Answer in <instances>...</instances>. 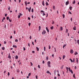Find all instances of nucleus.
Returning <instances> with one entry per match:
<instances>
[{
  "label": "nucleus",
  "instance_id": "47",
  "mask_svg": "<svg viewBox=\"0 0 79 79\" xmlns=\"http://www.w3.org/2000/svg\"><path fill=\"white\" fill-rule=\"evenodd\" d=\"M9 21L10 22H11V20L10 19H9Z\"/></svg>",
  "mask_w": 79,
  "mask_h": 79
},
{
  "label": "nucleus",
  "instance_id": "36",
  "mask_svg": "<svg viewBox=\"0 0 79 79\" xmlns=\"http://www.w3.org/2000/svg\"><path fill=\"white\" fill-rule=\"evenodd\" d=\"M70 60L71 63H73V60H72L71 59H70Z\"/></svg>",
  "mask_w": 79,
  "mask_h": 79
},
{
  "label": "nucleus",
  "instance_id": "31",
  "mask_svg": "<svg viewBox=\"0 0 79 79\" xmlns=\"http://www.w3.org/2000/svg\"><path fill=\"white\" fill-rule=\"evenodd\" d=\"M54 49L55 50V52H56V48H54Z\"/></svg>",
  "mask_w": 79,
  "mask_h": 79
},
{
  "label": "nucleus",
  "instance_id": "42",
  "mask_svg": "<svg viewBox=\"0 0 79 79\" xmlns=\"http://www.w3.org/2000/svg\"><path fill=\"white\" fill-rule=\"evenodd\" d=\"M46 60H48V56H47L46 57Z\"/></svg>",
  "mask_w": 79,
  "mask_h": 79
},
{
  "label": "nucleus",
  "instance_id": "22",
  "mask_svg": "<svg viewBox=\"0 0 79 79\" xmlns=\"http://www.w3.org/2000/svg\"><path fill=\"white\" fill-rule=\"evenodd\" d=\"M56 70H55L54 71V74L55 75H56Z\"/></svg>",
  "mask_w": 79,
  "mask_h": 79
},
{
  "label": "nucleus",
  "instance_id": "56",
  "mask_svg": "<svg viewBox=\"0 0 79 79\" xmlns=\"http://www.w3.org/2000/svg\"><path fill=\"white\" fill-rule=\"evenodd\" d=\"M8 76H10V73L9 72L8 73Z\"/></svg>",
  "mask_w": 79,
  "mask_h": 79
},
{
  "label": "nucleus",
  "instance_id": "2",
  "mask_svg": "<svg viewBox=\"0 0 79 79\" xmlns=\"http://www.w3.org/2000/svg\"><path fill=\"white\" fill-rule=\"evenodd\" d=\"M45 33H46V31L45 30H43V32H42V34L43 35L44 34H45Z\"/></svg>",
  "mask_w": 79,
  "mask_h": 79
},
{
  "label": "nucleus",
  "instance_id": "32",
  "mask_svg": "<svg viewBox=\"0 0 79 79\" xmlns=\"http://www.w3.org/2000/svg\"><path fill=\"white\" fill-rule=\"evenodd\" d=\"M31 73H29L28 74V76H31Z\"/></svg>",
  "mask_w": 79,
  "mask_h": 79
},
{
  "label": "nucleus",
  "instance_id": "23",
  "mask_svg": "<svg viewBox=\"0 0 79 79\" xmlns=\"http://www.w3.org/2000/svg\"><path fill=\"white\" fill-rule=\"evenodd\" d=\"M53 9L54 10H55V6H53Z\"/></svg>",
  "mask_w": 79,
  "mask_h": 79
},
{
  "label": "nucleus",
  "instance_id": "14",
  "mask_svg": "<svg viewBox=\"0 0 79 79\" xmlns=\"http://www.w3.org/2000/svg\"><path fill=\"white\" fill-rule=\"evenodd\" d=\"M72 8H73L72 7H71V6L69 7V10H72Z\"/></svg>",
  "mask_w": 79,
  "mask_h": 79
},
{
  "label": "nucleus",
  "instance_id": "49",
  "mask_svg": "<svg viewBox=\"0 0 79 79\" xmlns=\"http://www.w3.org/2000/svg\"><path fill=\"white\" fill-rule=\"evenodd\" d=\"M2 19H3V20H5V17H3Z\"/></svg>",
  "mask_w": 79,
  "mask_h": 79
},
{
  "label": "nucleus",
  "instance_id": "37",
  "mask_svg": "<svg viewBox=\"0 0 79 79\" xmlns=\"http://www.w3.org/2000/svg\"><path fill=\"white\" fill-rule=\"evenodd\" d=\"M38 68H40V65H39L38 66Z\"/></svg>",
  "mask_w": 79,
  "mask_h": 79
},
{
  "label": "nucleus",
  "instance_id": "13",
  "mask_svg": "<svg viewBox=\"0 0 79 79\" xmlns=\"http://www.w3.org/2000/svg\"><path fill=\"white\" fill-rule=\"evenodd\" d=\"M15 58L16 59H17H17H18V56H16Z\"/></svg>",
  "mask_w": 79,
  "mask_h": 79
},
{
  "label": "nucleus",
  "instance_id": "51",
  "mask_svg": "<svg viewBox=\"0 0 79 79\" xmlns=\"http://www.w3.org/2000/svg\"><path fill=\"white\" fill-rule=\"evenodd\" d=\"M31 23H29L28 24V25L29 26H30V25H31Z\"/></svg>",
  "mask_w": 79,
  "mask_h": 79
},
{
  "label": "nucleus",
  "instance_id": "64",
  "mask_svg": "<svg viewBox=\"0 0 79 79\" xmlns=\"http://www.w3.org/2000/svg\"><path fill=\"white\" fill-rule=\"evenodd\" d=\"M36 78L37 79V75L36 76Z\"/></svg>",
  "mask_w": 79,
  "mask_h": 79
},
{
  "label": "nucleus",
  "instance_id": "62",
  "mask_svg": "<svg viewBox=\"0 0 79 79\" xmlns=\"http://www.w3.org/2000/svg\"><path fill=\"white\" fill-rule=\"evenodd\" d=\"M33 5H35V2H34V3Z\"/></svg>",
  "mask_w": 79,
  "mask_h": 79
},
{
  "label": "nucleus",
  "instance_id": "15",
  "mask_svg": "<svg viewBox=\"0 0 79 79\" xmlns=\"http://www.w3.org/2000/svg\"><path fill=\"white\" fill-rule=\"evenodd\" d=\"M13 47H15V48H17V46H16V45H15V46L13 45Z\"/></svg>",
  "mask_w": 79,
  "mask_h": 79
},
{
  "label": "nucleus",
  "instance_id": "38",
  "mask_svg": "<svg viewBox=\"0 0 79 79\" xmlns=\"http://www.w3.org/2000/svg\"><path fill=\"white\" fill-rule=\"evenodd\" d=\"M10 6H9L8 7V10H10Z\"/></svg>",
  "mask_w": 79,
  "mask_h": 79
},
{
  "label": "nucleus",
  "instance_id": "7",
  "mask_svg": "<svg viewBox=\"0 0 79 79\" xmlns=\"http://www.w3.org/2000/svg\"><path fill=\"white\" fill-rule=\"evenodd\" d=\"M46 29L48 32H49V30H48V28L47 27H46Z\"/></svg>",
  "mask_w": 79,
  "mask_h": 79
},
{
  "label": "nucleus",
  "instance_id": "61",
  "mask_svg": "<svg viewBox=\"0 0 79 79\" xmlns=\"http://www.w3.org/2000/svg\"><path fill=\"white\" fill-rule=\"evenodd\" d=\"M32 44L33 45H34V42H32Z\"/></svg>",
  "mask_w": 79,
  "mask_h": 79
},
{
  "label": "nucleus",
  "instance_id": "11",
  "mask_svg": "<svg viewBox=\"0 0 79 79\" xmlns=\"http://www.w3.org/2000/svg\"><path fill=\"white\" fill-rule=\"evenodd\" d=\"M50 29L52 30H53V26H52V27H51Z\"/></svg>",
  "mask_w": 79,
  "mask_h": 79
},
{
  "label": "nucleus",
  "instance_id": "5",
  "mask_svg": "<svg viewBox=\"0 0 79 79\" xmlns=\"http://www.w3.org/2000/svg\"><path fill=\"white\" fill-rule=\"evenodd\" d=\"M31 7H30V8H29L28 9V10L29 12H31Z\"/></svg>",
  "mask_w": 79,
  "mask_h": 79
},
{
  "label": "nucleus",
  "instance_id": "4",
  "mask_svg": "<svg viewBox=\"0 0 79 79\" xmlns=\"http://www.w3.org/2000/svg\"><path fill=\"white\" fill-rule=\"evenodd\" d=\"M70 53L72 54V53H73V49H71L70 51Z\"/></svg>",
  "mask_w": 79,
  "mask_h": 79
},
{
  "label": "nucleus",
  "instance_id": "63",
  "mask_svg": "<svg viewBox=\"0 0 79 79\" xmlns=\"http://www.w3.org/2000/svg\"><path fill=\"white\" fill-rule=\"evenodd\" d=\"M54 79H56V77H55L54 78Z\"/></svg>",
  "mask_w": 79,
  "mask_h": 79
},
{
  "label": "nucleus",
  "instance_id": "19",
  "mask_svg": "<svg viewBox=\"0 0 79 79\" xmlns=\"http://www.w3.org/2000/svg\"><path fill=\"white\" fill-rule=\"evenodd\" d=\"M68 29H66V31H65L66 33H68Z\"/></svg>",
  "mask_w": 79,
  "mask_h": 79
},
{
  "label": "nucleus",
  "instance_id": "43",
  "mask_svg": "<svg viewBox=\"0 0 79 79\" xmlns=\"http://www.w3.org/2000/svg\"><path fill=\"white\" fill-rule=\"evenodd\" d=\"M45 48H46L45 47H44V51H45Z\"/></svg>",
  "mask_w": 79,
  "mask_h": 79
},
{
  "label": "nucleus",
  "instance_id": "26",
  "mask_svg": "<svg viewBox=\"0 0 79 79\" xmlns=\"http://www.w3.org/2000/svg\"><path fill=\"white\" fill-rule=\"evenodd\" d=\"M75 0H74V1L72 2L73 4H75Z\"/></svg>",
  "mask_w": 79,
  "mask_h": 79
},
{
  "label": "nucleus",
  "instance_id": "27",
  "mask_svg": "<svg viewBox=\"0 0 79 79\" xmlns=\"http://www.w3.org/2000/svg\"><path fill=\"white\" fill-rule=\"evenodd\" d=\"M77 59V64L78 63V59H77V58H76Z\"/></svg>",
  "mask_w": 79,
  "mask_h": 79
},
{
  "label": "nucleus",
  "instance_id": "40",
  "mask_svg": "<svg viewBox=\"0 0 79 79\" xmlns=\"http://www.w3.org/2000/svg\"><path fill=\"white\" fill-rule=\"evenodd\" d=\"M6 19L7 20H8V19H9V17H7Z\"/></svg>",
  "mask_w": 79,
  "mask_h": 79
},
{
  "label": "nucleus",
  "instance_id": "8",
  "mask_svg": "<svg viewBox=\"0 0 79 79\" xmlns=\"http://www.w3.org/2000/svg\"><path fill=\"white\" fill-rule=\"evenodd\" d=\"M77 54H78L77 52H75L74 53L75 55H77Z\"/></svg>",
  "mask_w": 79,
  "mask_h": 79
},
{
  "label": "nucleus",
  "instance_id": "35",
  "mask_svg": "<svg viewBox=\"0 0 79 79\" xmlns=\"http://www.w3.org/2000/svg\"><path fill=\"white\" fill-rule=\"evenodd\" d=\"M73 77H74V78H75V77H75V74L74 73L73 74Z\"/></svg>",
  "mask_w": 79,
  "mask_h": 79
},
{
  "label": "nucleus",
  "instance_id": "10",
  "mask_svg": "<svg viewBox=\"0 0 79 79\" xmlns=\"http://www.w3.org/2000/svg\"><path fill=\"white\" fill-rule=\"evenodd\" d=\"M36 48L37 51L38 52V51L39 50V48H38L37 47H36Z\"/></svg>",
  "mask_w": 79,
  "mask_h": 79
},
{
  "label": "nucleus",
  "instance_id": "39",
  "mask_svg": "<svg viewBox=\"0 0 79 79\" xmlns=\"http://www.w3.org/2000/svg\"><path fill=\"white\" fill-rule=\"evenodd\" d=\"M17 72L18 73H19V69H18L17 70Z\"/></svg>",
  "mask_w": 79,
  "mask_h": 79
},
{
  "label": "nucleus",
  "instance_id": "54",
  "mask_svg": "<svg viewBox=\"0 0 79 79\" xmlns=\"http://www.w3.org/2000/svg\"><path fill=\"white\" fill-rule=\"evenodd\" d=\"M28 20H30V19H31V18L30 17H28Z\"/></svg>",
  "mask_w": 79,
  "mask_h": 79
},
{
  "label": "nucleus",
  "instance_id": "1",
  "mask_svg": "<svg viewBox=\"0 0 79 79\" xmlns=\"http://www.w3.org/2000/svg\"><path fill=\"white\" fill-rule=\"evenodd\" d=\"M50 61H49L48 62L47 64H48V67H51V65H50Z\"/></svg>",
  "mask_w": 79,
  "mask_h": 79
},
{
  "label": "nucleus",
  "instance_id": "33",
  "mask_svg": "<svg viewBox=\"0 0 79 79\" xmlns=\"http://www.w3.org/2000/svg\"><path fill=\"white\" fill-rule=\"evenodd\" d=\"M69 14H70L71 15H72V13H71V12L70 11L69 12Z\"/></svg>",
  "mask_w": 79,
  "mask_h": 79
},
{
  "label": "nucleus",
  "instance_id": "60",
  "mask_svg": "<svg viewBox=\"0 0 79 79\" xmlns=\"http://www.w3.org/2000/svg\"><path fill=\"white\" fill-rule=\"evenodd\" d=\"M43 16H45V13H43Z\"/></svg>",
  "mask_w": 79,
  "mask_h": 79
},
{
  "label": "nucleus",
  "instance_id": "57",
  "mask_svg": "<svg viewBox=\"0 0 79 79\" xmlns=\"http://www.w3.org/2000/svg\"><path fill=\"white\" fill-rule=\"evenodd\" d=\"M19 15L20 16H22V15H23V14H22L21 13H19Z\"/></svg>",
  "mask_w": 79,
  "mask_h": 79
},
{
  "label": "nucleus",
  "instance_id": "21",
  "mask_svg": "<svg viewBox=\"0 0 79 79\" xmlns=\"http://www.w3.org/2000/svg\"><path fill=\"white\" fill-rule=\"evenodd\" d=\"M66 44H64L63 46V48H64V47H66Z\"/></svg>",
  "mask_w": 79,
  "mask_h": 79
},
{
  "label": "nucleus",
  "instance_id": "55",
  "mask_svg": "<svg viewBox=\"0 0 79 79\" xmlns=\"http://www.w3.org/2000/svg\"><path fill=\"white\" fill-rule=\"evenodd\" d=\"M18 18H20V15H18Z\"/></svg>",
  "mask_w": 79,
  "mask_h": 79
},
{
  "label": "nucleus",
  "instance_id": "20",
  "mask_svg": "<svg viewBox=\"0 0 79 79\" xmlns=\"http://www.w3.org/2000/svg\"><path fill=\"white\" fill-rule=\"evenodd\" d=\"M62 16H63V19L65 17V15H64L63 14Z\"/></svg>",
  "mask_w": 79,
  "mask_h": 79
},
{
  "label": "nucleus",
  "instance_id": "3",
  "mask_svg": "<svg viewBox=\"0 0 79 79\" xmlns=\"http://www.w3.org/2000/svg\"><path fill=\"white\" fill-rule=\"evenodd\" d=\"M63 27H60V31H63Z\"/></svg>",
  "mask_w": 79,
  "mask_h": 79
},
{
  "label": "nucleus",
  "instance_id": "53",
  "mask_svg": "<svg viewBox=\"0 0 79 79\" xmlns=\"http://www.w3.org/2000/svg\"><path fill=\"white\" fill-rule=\"evenodd\" d=\"M32 53H35V51H32Z\"/></svg>",
  "mask_w": 79,
  "mask_h": 79
},
{
  "label": "nucleus",
  "instance_id": "41",
  "mask_svg": "<svg viewBox=\"0 0 79 79\" xmlns=\"http://www.w3.org/2000/svg\"><path fill=\"white\" fill-rule=\"evenodd\" d=\"M30 63H31V66H32L33 64H32V62H31Z\"/></svg>",
  "mask_w": 79,
  "mask_h": 79
},
{
  "label": "nucleus",
  "instance_id": "46",
  "mask_svg": "<svg viewBox=\"0 0 79 79\" xmlns=\"http://www.w3.org/2000/svg\"><path fill=\"white\" fill-rule=\"evenodd\" d=\"M23 50H24V51L26 50V48H25V47H23Z\"/></svg>",
  "mask_w": 79,
  "mask_h": 79
},
{
  "label": "nucleus",
  "instance_id": "18",
  "mask_svg": "<svg viewBox=\"0 0 79 79\" xmlns=\"http://www.w3.org/2000/svg\"><path fill=\"white\" fill-rule=\"evenodd\" d=\"M9 56H8V58H10V59H11V56H10V54H9Z\"/></svg>",
  "mask_w": 79,
  "mask_h": 79
},
{
  "label": "nucleus",
  "instance_id": "9",
  "mask_svg": "<svg viewBox=\"0 0 79 79\" xmlns=\"http://www.w3.org/2000/svg\"><path fill=\"white\" fill-rule=\"evenodd\" d=\"M76 27H74L73 28V30L76 31Z\"/></svg>",
  "mask_w": 79,
  "mask_h": 79
},
{
  "label": "nucleus",
  "instance_id": "24",
  "mask_svg": "<svg viewBox=\"0 0 79 79\" xmlns=\"http://www.w3.org/2000/svg\"><path fill=\"white\" fill-rule=\"evenodd\" d=\"M46 6H48V2H46Z\"/></svg>",
  "mask_w": 79,
  "mask_h": 79
},
{
  "label": "nucleus",
  "instance_id": "30",
  "mask_svg": "<svg viewBox=\"0 0 79 79\" xmlns=\"http://www.w3.org/2000/svg\"><path fill=\"white\" fill-rule=\"evenodd\" d=\"M66 69H67V71H68V69H69V68H68V67H67L66 68Z\"/></svg>",
  "mask_w": 79,
  "mask_h": 79
},
{
  "label": "nucleus",
  "instance_id": "6",
  "mask_svg": "<svg viewBox=\"0 0 79 79\" xmlns=\"http://www.w3.org/2000/svg\"><path fill=\"white\" fill-rule=\"evenodd\" d=\"M65 4L66 5H68L69 4V1H68L67 2H66Z\"/></svg>",
  "mask_w": 79,
  "mask_h": 79
},
{
  "label": "nucleus",
  "instance_id": "34",
  "mask_svg": "<svg viewBox=\"0 0 79 79\" xmlns=\"http://www.w3.org/2000/svg\"><path fill=\"white\" fill-rule=\"evenodd\" d=\"M31 12H32V13L34 12V9H31Z\"/></svg>",
  "mask_w": 79,
  "mask_h": 79
},
{
  "label": "nucleus",
  "instance_id": "25",
  "mask_svg": "<svg viewBox=\"0 0 79 79\" xmlns=\"http://www.w3.org/2000/svg\"><path fill=\"white\" fill-rule=\"evenodd\" d=\"M42 5H43V6H44V5H45L44 4V1H43V2H42Z\"/></svg>",
  "mask_w": 79,
  "mask_h": 79
},
{
  "label": "nucleus",
  "instance_id": "12",
  "mask_svg": "<svg viewBox=\"0 0 79 79\" xmlns=\"http://www.w3.org/2000/svg\"><path fill=\"white\" fill-rule=\"evenodd\" d=\"M65 55H64L63 57V60H64V58H65Z\"/></svg>",
  "mask_w": 79,
  "mask_h": 79
},
{
  "label": "nucleus",
  "instance_id": "58",
  "mask_svg": "<svg viewBox=\"0 0 79 79\" xmlns=\"http://www.w3.org/2000/svg\"><path fill=\"white\" fill-rule=\"evenodd\" d=\"M52 24H54V21H52Z\"/></svg>",
  "mask_w": 79,
  "mask_h": 79
},
{
  "label": "nucleus",
  "instance_id": "44",
  "mask_svg": "<svg viewBox=\"0 0 79 79\" xmlns=\"http://www.w3.org/2000/svg\"><path fill=\"white\" fill-rule=\"evenodd\" d=\"M50 72H49V71L48 70L47 72V73H49Z\"/></svg>",
  "mask_w": 79,
  "mask_h": 79
},
{
  "label": "nucleus",
  "instance_id": "45",
  "mask_svg": "<svg viewBox=\"0 0 79 79\" xmlns=\"http://www.w3.org/2000/svg\"><path fill=\"white\" fill-rule=\"evenodd\" d=\"M76 68H77V67H76V66H75L74 69H76Z\"/></svg>",
  "mask_w": 79,
  "mask_h": 79
},
{
  "label": "nucleus",
  "instance_id": "50",
  "mask_svg": "<svg viewBox=\"0 0 79 79\" xmlns=\"http://www.w3.org/2000/svg\"><path fill=\"white\" fill-rule=\"evenodd\" d=\"M44 63H45V61H44V60H43V64H44Z\"/></svg>",
  "mask_w": 79,
  "mask_h": 79
},
{
  "label": "nucleus",
  "instance_id": "48",
  "mask_svg": "<svg viewBox=\"0 0 79 79\" xmlns=\"http://www.w3.org/2000/svg\"><path fill=\"white\" fill-rule=\"evenodd\" d=\"M50 48H51V47L50 46V45H49V49H50Z\"/></svg>",
  "mask_w": 79,
  "mask_h": 79
},
{
  "label": "nucleus",
  "instance_id": "29",
  "mask_svg": "<svg viewBox=\"0 0 79 79\" xmlns=\"http://www.w3.org/2000/svg\"><path fill=\"white\" fill-rule=\"evenodd\" d=\"M2 50H5V48L4 47H2Z\"/></svg>",
  "mask_w": 79,
  "mask_h": 79
},
{
  "label": "nucleus",
  "instance_id": "28",
  "mask_svg": "<svg viewBox=\"0 0 79 79\" xmlns=\"http://www.w3.org/2000/svg\"><path fill=\"white\" fill-rule=\"evenodd\" d=\"M41 27H40V26H39V31H40V30Z\"/></svg>",
  "mask_w": 79,
  "mask_h": 79
},
{
  "label": "nucleus",
  "instance_id": "52",
  "mask_svg": "<svg viewBox=\"0 0 79 79\" xmlns=\"http://www.w3.org/2000/svg\"><path fill=\"white\" fill-rule=\"evenodd\" d=\"M69 71H71V68H70L69 67Z\"/></svg>",
  "mask_w": 79,
  "mask_h": 79
},
{
  "label": "nucleus",
  "instance_id": "59",
  "mask_svg": "<svg viewBox=\"0 0 79 79\" xmlns=\"http://www.w3.org/2000/svg\"><path fill=\"white\" fill-rule=\"evenodd\" d=\"M41 12H43V13H45V12L43 10H41Z\"/></svg>",
  "mask_w": 79,
  "mask_h": 79
},
{
  "label": "nucleus",
  "instance_id": "16",
  "mask_svg": "<svg viewBox=\"0 0 79 79\" xmlns=\"http://www.w3.org/2000/svg\"><path fill=\"white\" fill-rule=\"evenodd\" d=\"M15 42H18V40L17 39H16L15 40Z\"/></svg>",
  "mask_w": 79,
  "mask_h": 79
},
{
  "label": "nucleus",
  "instance_id": "17",
  "mask_svg": "<svg viewBox=\"0 0 79 79\" xmlns=\"http://www.w3.org/2000/svg\"><path fill=\"white\" fill-rule=\"evenodd\" d=\"M70 72H71L72 73V74H73V70H71L70 71H69Z\"/></svg>",
  "mask_w": 79,
  "mask_h": 79
}]
</instances>
